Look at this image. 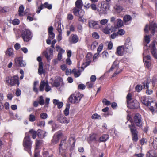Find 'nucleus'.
<instances>
[{
	"mask_svg": "<svg viewBox=\"0 0 157 157\" xmlns=\"http://www.w3.org/2000/svg\"><path fill=\"white\" fill-rule=\"evenodd\" d=\"M23 146L25 149L29 153L31 148L32 141L28 135L25 136L23 141Z\"/></svg>",
	"mask_w": 157,
	"mask_h": 157,
	"instance_id": "f257e3e1",
	"label": "nucleus"
},
{
	"mask_svg": "<svg viewBox=\"0 0 157 157\" xmlns=\"http://www.w3.org/2000/svg\"><path fill=\"white\" fill-rule=\"evenodd\" d=\"M66 141L65 139L62 140L59 145V153L63 157L65 156L67 153V147L66 143Z\"/></svg>",
	"mask_w": 157,
	"mask_h": 157,
	"instance_id": "f03ea898",
	"label": "nucleus"
},
{
	"mask_svg": "<svg viewBox=\"0 0 157 157\" xmlns=\"http://www.w3.org/2000/svg\"><path fill=\"white\" fill-rule=\"evenodd\" d=\"M157 28V25L155 22H152L150 26L146 25L144 29V31L145 34H148L149 30H151V33L154 35L155 33V29Z\"/></svg>",
	"mask_w": 157,
	"mask_h": 157,
	"instance_id": "7ed1b4c3",
	"label": "nucleus"
},
{
	"mask_svg": "<svg viewBox=\"0 0 157 157\" xmlns=\"http://www.w3.org/2000/svg\"><path fill=\"white\" fill-rule=\"evenodd\" d=\"M6 82L7 84L11 86H14L16 84L18 86L19 84L18 77L16 76H14L13 77H11L10 78L9 77H7Z\"/></svg>",
	"mask_w": 157,
	"mask_h": 157,
	"instance_id": "20e7f679",
	"label": "nucleus"
},
{
	"mask_svg": "<svg viewBox=\"0 0 157 157\" xmlns=\"http://www.w3.org/2000/svg\"><path fill=\"white\" fill-rule=\"evenodd\" d=\"M81 98L80 95L79 94H72L68 98L69 101L72 103H78Z\"/></svg>",
	"mask_w": 157,
	"mask_h": 157,
	"instance_id": "39448f33",
	"label": "nucleus"
},
{
	"mask_svg": "<svg viewBox=\"0 0 157 157\" xmlns=\"http://www.w3.org/2000/svg\"><path fill=\"white\" fill-rule=\"evenodd\" d=\"M21 36L24 41L25 42L29 41L32 37L30 31L27 29L25 30L24 32H22Z\"/></svg>",
	"mask_w": 157,
	"mask_h": 157,
	"instance_id": "423d86ee",
	"label": "nucleus"
},
{
	"mask_svg": "<svg viewBox=\"0 0 157 157\" xmlns=\"http://www.w3.org/2000/svg\"><path fill=\"white\" fill-rule=\"evenodd\" d=\"M134 122L136 126L141 127L142 124V121L141 120V115L139 113L135 114L134 118Z\"/></svg>",
	"mask_w": 157,
	"mask_h": 157,
	"instance_id": "0eeeda50",
	"label": "nucleus"
},
{
	"mask_svg": "<svg viewBox=\"0 0 157 157\" xmlns=\"http://www.w3.org/2000/svg\"><path fill=\"white\" fill-rule=\"evenodd\" d=\"M14 64L16 67H24L25 66L26 63L23 60L21 57L16 58L14 60Z\"/></svg>",
	"mask_w": 157,
	"mask_h": 157,
	"instance_id": "6e6552de",
	"label": "nucleus"
},
{
	"mask_svg": "<svg viewBox=\"0 0 157 157\" xmlns=\"http://www.w3.org/2000/svg\"><path fill=\"white\" fill-rule=\"evenodd\" d=\"M57 120L61 123L68 124L69 121L67 120L66 117L62 114H58L57 116Z\"/></svg>",
	"mask_w": 157,
	"mask_h": 157,
	"instance_id": "1a4fd4ad",
	"label": "nucleus"
},
{
	"mask_svg": "<svg viewBox=\"0 0 157 157\" xmlns=\"http://www.w3.org/2000/svg\"><path fill=\"white\" fill-rule=\"evenodd\" d=\"M127 104L128 107L132 109H137L140 107L139 103L136 100L132 101Z\"/></svg>",
	"mask_w": 157,
	"mask_h": 157,
	"instance_id": "9d476101",
	"label": "nucleus"
},
{
	"mask_svg": "<svg viewBox=\"0 0 157 157\" xmlns=\"http://www.w3.org/2000/svg\"><path fill=\"white\" fill-rule=\"evenodd\" d=\"M73 12L74 15L77 16H83L84 14V11L82 9L80 10L76 7H74L73 9Z\"/></svg>",
	"mask_w": 157,
	"mask_h": 157,
	"instance_id": "9b49d317",
	"label": "nucleus"
},
{
	"mask_svg": "<svg viewBox=\"0 0 157 157\" xmlns=\"http://www.w3.org/2000/svg\"><path fill=\"white\" fill-rule=\"evenodd\" d=\"M53 49L50 48L49 49V55L48 54L46 51H44L43 52V55L45 56L48 61H49L52 58L53 56Z\"/></svg>",
	"mask_w": 157,
	"mask_h": 157,
	"instance_id": "f8f14e48",
	"label": "nucleus"
},
{
	"mask_svg": "<svg viewBox=\"0 0 157 157\" xmlns=\"http://www.w3.org/2000/svg\"><path fill=\"white\" fill-rule=\"evenodd\" d=\"M128 125V127L130 128V131L132 134H138V131L137 130V128L135 126L134 123Z\"/></svg>",
	"mask_w": 157,
	"mask_h": 157,
	"instance_id": "ddd939ff",
	"label": "nucleus"
},
{
	"mask_svg": "<svg viewBox=\"0 0 157 157\" xmlns=\"http://www.w3.org/2000/svg\"><path fill=\"white\" fill-rule=\"evenodd\" d=\"M151 53L153 56L155 58L157 59V49H156L155 43L151 45Z\"/></svg>",
	"mask_w": 157,
	"mask_h": 157,
	"instance_id": "4468645a",
	"label": "nucleus"
},
{
	"mask_svg": "<svg viewBox=\"0 0 157 157\" xmlns=\"http://www.w3.org/2000/svg\"><path fill=\"white\" fill-rule=\"evenodd\" d=\"M130 39L127 38L124 45L122 46L123 47V49L124 51H127V50L129 49L131 47V44L130 42Z\"/></svg>",
	"mask_w": 157,
	"mask_h": 157,
	"instance_id": "2eb2a0df",
	"label": "nucleus"
},
{
	"mask_svg": "<svg viewBox=\"0 0 157 157\" xmlns=\"http://www.w3.org/2000/svg\"><path fill=\"white\" fill-rule=\"evenodd\" d=\"M71 37L69 38V42L72 43H75L77 42L79 40V39L78 36L76 35H72L71 36Z\"/></svg>",
	"mask_w": 157,
	"mask_h": 157,
	"instance_id": "dca6fc26",
	"label": "nucleus"
},
{
	"mask_svg": "<svg viewBox=\"0 0 157 157\" xmlns=\"http://www.w3.org/2000/svg\"><path fill=\"white\" fill-rule=\"evenodd\" d=\"M89 26L91 28L96 29L97 28L98 24L97 22L92 20H90L88 21Z\"/></svg>",
	"mask_w": 157,
	"mask_h": 157,
	"instance_id": "f3484780",
	"label": "nucleus"
},
{
	"mask_svg": "<svg viewBox=\"0 0 157 157\" xmlns=\"http://www.w3.org/2000/svg\"><path fill=\"white\" fill-rule=\"evenodd\" d=\"M140 100L142 103L146 106H147L149 105L151 106V103L150 101L147 100L146 97L144 96L141 97Z\"/></svg>",
	"mask_w": 157,
	"mask_h": 157,
	"instance_id": "a211bd4d",
	"label": "nucleus"
},
{
	"mask_svg": "<svg viewBox=\"0 0 157 157\" xmlns=\"http://www.w3.org/2000/svg\"><path fill=\"white\" fill-rule=\"evenodd\" d=\"M53 102L54 104L57 106L59 109L61 108L63 105V103L62 102H59L58 100L54 99L53 100Z\"/></svg>",
	"mask_w": 157,
	"mask_h": 157,
	"instance_id": "6ab92c4d",
	"label": "nucleus"
},
{
	"mask_svg": "<svg viewBox=\"0 0 157 157\" xmlns=\"http://www.w3.org/2000/svg\"><path fill=\"white\" fill-rule=\"evenodd\" d=\"M76 140L74 136L71 137L68 141V142L71 145V147H74L75 143Z\"/></svg>",
	"mask_w": 157,
	"mask_h": 157,
	"instance_id": "aec40b11",
	"label": "nucleus"
},
{
	"mask_svg": "<svg viewBox=\"0 0 157 157\" xmlns=\"http://www.w3.org/2000/svg\"><path fill=\"white\" fill-rule=\"evenodd\" d=\"M102 10L104 11H107L109 9V5L108 4L103 2L101 4Z\"/></svg>",
	"mask_w": 157,
	"mask_h": 157,
	"instance_id": "412c9836",
	"label": "nucleus"
},
{
	"mask_svg": "<svg viewBox=\"0 0 157 157\" xmlns=\"http://www.w3.org/2000/svg\"><path fill=\"white\" fill-rule=\"evenodd\" d=\"M76 8L78 9H81L83 6V3L82 0H77L75 3Z\"/></svg>",
	"mask_w": 157,
	"mask_h": 157,
	"instance_id": "4be33fe9",
	"label": "nucleus"
},
{
	"mask_svg": "<svg viewBox=\"0 0 157 157\" xmlns=\"http://www.w3.org/2000/svg\"><path fill=\"white\" fill-rule=\"evenodd\" d=\"M71 73L74 74V76L77 78L79 76L81 75V71L78 70L77 71L75 68H74L71 71Z\"/></svg>",
	"mask_w": 157,
	"mask_h": 157,
	"instance_id": "5701e85b",
	"label": "nucleus"
},
{
	"mask_svg": "<svg viewBox=\"0 0 157 157\" xmlns=\"http://www.w3.org/2000/svg\"><path fill=\"white\" fill-rule=\"evenodd\" d=\"M6 54L7 56H10L11 57H13L14 54L13 53V49L11 48L7 49L6 52Z\"/></svg>",
	"mask_w": 157,
	"mask_h": 157,
	"instance_id": "b1692460",
	"label": "nucleus"
},
{
	"mask_svg": "<svg viewBox=\"0 0 157 157\" xmlns=\"http://www.w3.org/2000/svg\"><path fill=\"white\" fill-rule=\"evenodd\" d=\"M37 135L40 138H43L46 136V132H44L43 131L39 129L37 130Z\"/></svg>",
	"mask_w": 157,
	"mask_h": 157,
	"instance_id": "393cba45",
	"label": "nucleus"
},
{
	"mask_svg": "<svg viewBox=\"0 0 157 157\" xmlns=\"http://www.w3.org/2000/svg\"><path fill=\"white\" fill-rule=\"evenodd\" d=\"M38 72L39 74L40 75L44 72L43 67V62H41L39 63Z\"/></svg>",
	"mask_w": 157,
	"mask_h": 157,
	"instance_id": "a878e982",
	"label": "nucleus"
},
{
	"mask_svg": "<svg viewBox=\"0 0 157 157\" xmlns=\"http://www.w3.org/2000/svg\"><path fill=\"white\" fill-rule=\"evenodd\" d=\"M109 138V136L108 134H104L100 137L99 140L100 142H105Z\"/></svg>",
	"mask_w": 157,
	"mask_h": 157,
	"instance_id": "bb28decb",
	"label": "nucleus"
},
{
	"mask_svg": "<svg viewBox=\"0 0 157 157\" xmlns=\"http://www.w3.org/2000/svg\"><path fill=\"white\" fill-rule=\"evenodd\" d=\"M46 84L47 82H46L45 81H41L39 87V90L40 91H44V87L46 86Z\"/></svg>",
	"mask_w": 157,
	"mask_h": 157,
	"instance_id": "cd10ccee",
	"label": "nucleus"
},
{
	"mask_svg": "<svg viewBox=\"0 0 157 157\" xmlns=\"http://www.w3.org/2000/svg\"><path fill=\"white\" fill-rule=\"evenodd\" d=\"M29 133L32 134V138L35 139L36 138L38 132L37 131H36L33 129H32L29 131Z\"/></svg>",
	"mask_w": 157,
	"mask_h": 157,
	"instance_id": "c85d7f7f",
	"label": "nucleus"
},
{
	"mask_svg": "<svg viewBox=\"0 0 157 157\" xmlns=\"http://www.w3.org/2000/svg\"><path fill=\"white\" fill-rule=\"evenodd\" d=\"M122 48L123 49V47L122 46H119L117 48V52L119 56H122L123 54V53L121 50Z\"/></svg>",
	"mask_w": 157,
	"mask_h": 157,
	"instance_id": "c756f323",
	"label": "nucleus"
},
{
	"mask_svg": "<svg viewBox=\"0 0 157 157\" xmlns=\"http://www.w3.org/2000/svg\"><path fill=\"white\" fill-rule=\"evenodd\" d=\"M59 140L58 137L56 136V134H55L53 136V139L52 140V143L53 144H56L58 142Z\"/></svg>",
	"mask_w": 157,
	"mask_h": 157,
	"instance_id": "7c9ffc66",
	"label": "nucleus"
},
{
	"mask_svg": "<svg viewBox=\"0 0 157 157\" xmlns=\"http://www.w3.org/2000/svg\"><path fill=\"white\" fill-rule=\"evenodd\" d=\"M144 40L147 43L145 46L147 47V44H149L150 41V38L149 35H146L144 37Z\"/></svg>",
	"mask_w": 157,
	"mask_h": 157,
	"instance_id": "2f4dec72",
	"label": "nucleus"
},
{
	"mask_svg": "<svg viewBox=\"0 0 157 157\" xmlns=\"http://www.w3.org/2000/svg\"><path fill=\"white\" fill-rule=\"evenodd\" d=\"M38 103L41 105H43L45 103L44 100V99L43 97L42 96H40L39 98Z\"/></svg>",
	"mask_w": 157,
	"mask_h": 157,
	"instance_id": "473e14b6",
	"label": "nucleus"
},
{
	"mask_svg": "<svg viewBox=\"0 0 157 157\" xmlns=\"http://www.w3.org/2000/svg\"><path fill=\"white\" fill-rule=\"evenodd\" d=\"M24 10V7L23 6L21 5L20 6L18 10L19 15L20 16H23V15L21 13L23 12Z\"/></svg>",
	"mask_w": 157,
	"mask_h": 157,
	"instance_id": "72a5a7b5",
	"label": "nucleus"
},
{
	"mask_svg": "<svg viewBox=\"0 0 157 157\" xmlns=\"http://www.w3.org/2000/svg\"><path fill=\"white\" fill-rule=\"evenodd\" d=\"M70 105V104H67L65 109L64 111V114L65 116H67L69 114Z\"/></svg>",
	"mask_w": 157,
	"mask_h": 157,
	"instance_id": "f704fd0d",
	"label": "nucleus"
},
{
	"mask_svg": "<svg viewBox=\"0 0 157 157\" xmlns=\"http://www.w3.org/2000/svg\"><path fill=\"white\" fill-rule=\"evenodd\" d=\"M41 5H42L43 6V8L44 7L47 8L48 9H51L52 8V5L49 4L47 2H45L44 4H41Z\"/></svg>",
	"mask_w": 157,
	"mask_h": 157,
	"instance_id": "c9c22d12",
	"label": "nucleus"
},
{
	"mask_svg": "<svg viewBox=\"0 0 157 157\" xmlns=\"http://www.w3.org/2000/svg\"><path fill=\"white\" fill-rule=\"evenodd\" d=\"M132 17L131 16L128 15H125L123 18L124 21L125 22L128 21L130 20H131Z\"/></svg>",
	"mask_w": 157,
	"mask_h": 157,
	"instance_id": "e433bc0d",
	"label": "nucleus"
},
{
	"mask_svg": "<svg viewBox=\"0 0 157 157\" xmlns=\"http://www.w3.org/2000/svg\"><path fill=\"white\" fill-rule=\"evenodd\" d=\"M132 140L134 142H137L138 140V134H132Z\"/></svg>",
	"mask_w": 157,
	"mask_h": 157,
	"instance_id": "4c0bfd02",
	"label": "nucleus"
},
{
	"mask_svg": "<svg viewBox=\"0 0 157 157\" xmlns=\"http://www.w3.org/2000/svg\"><path fill=\"white\" fill-rule=\"evenodd\" d=\"M153 153V150H150L147 153L146 155L149 157H157V155H156L155 154L154 155H152Z\"/></svg>",
	"mask_w": 157,
	"mask_h": 157,
	"instance_id": "58836bf2",
	"label": "nucleus"
},
{
	"mask_svg": "<svg viewBox=\"0 0 157 157\" xmlns=\"http://www.w3.org/2000/svg\"><path fill=\"white\" fill-rule=\"evenodd\" d=\"M117 25L118 27H121L123 25V22L122 20L120 19L117 20Z\"/></svg>",
	"mask_w": 157,
	"mask_h": 157,
	"instance_id": "ea45409f",
	"label": "nucleus"
},
{
	"mask_svg": "<svg viewBox=\"0 0 157 157\" xmlns=\"http://www.w3.org/2000/svg\"><path fill=\"white\" fill-rule=\"evenodd\" d=\"M58 25L57 30L59 33H62V29L61 28V23L60 21H59L57 22Z\"/></svg>",
	"mask_w": 157,
	"mask_h": 157,
	"instance_id": "a19ab883",
	"label": "nucleus"
},
{
	"mask_svg": "<svg viewBox=\"0 0 157 157\" xmlns=\"http://www.w3.org/2000/svg\"><path fill=\"white\" fill-rule=\"evenodd\" d=\"M118 64H117V62L115 61L113 63V65L112 66L109 71H112L115 68H118Z\"/></svg>",
	"mask_w": 157,
	"mask_h": 157,
	"instance_id": "79ce46f5",
	"label": "nucleus"
},
{
	"mask_svg": "<svg viewBox=\"0 0 157 157\" xmlns=\"http://www.w3.org/2000/svg\"><path fill=\"white\" fill-rule=\"evenodd\" d=\"M43 157H52L53 155L52 154H49L48 152L46 151L43 152Z\"/></svg>",
	"mask_w": 157,
	"mask_h": 157,
	"instance_id": "37998d69",
	"label": "nucleus"
},
{
	"mask_svg": "<svg viewBox=\"0 0 157 157\" xmlns=\"http://www.w3.org/2000/svg\"><path fill=\"white\" fill-rule=\"evenodd\" d=\"M42 140H36V149H37L40 145L42 143Z\"/></svg>",
	"mask_w": 157,
	"mask_h": 157,
	"instance_id": "c03bdc74",
	"label": "nucleus"
},
{
	"mask_svg": "<svg viewBox=\"0 0 157 157\" xmlns=\"http://www.w3.org/2000/svg\"><path fill=\"white\" fill-rule=\"evenodd\" d=\"M29 121L30 122H33L36 120V117L33 114H30L29 117Z\"/></svg>",
	"mask_w": 157,
	"mask_h": 157,
	"instance_id": "a18cd8bd",
	"label": "nucleus"
},
{
	"mask_svg": "<svg viewBox=\"0 0 157 157\" xmlns=\"http://www.w3.org/2000/svg\"><path fill=\"white\" fill-rule=\"evenodd\" d=\"M98 42H97L96 41H94L92 42L91 46V49L92 50H94L95 49L96 46L98 45Z\"/></svg>",
	"mask_w": 157,
	"mask_h": 157,
	"instance_id": "49530a36",
	"label": "nucleus"
},
{
	"mask_svg": "<svg viewBox=\"0 0 157 157\" xmlns=\"http://www.w3.org/2000/svg\"><path fill=\"white\" fill-rule=\"evenodd\" d=\"M126 98L127 104L131 102L132 101V95L130 93L128 94L127 95Z\"/></svg>",
	"mask_w": 157,
	"mask_h": 157,
	"instance_id": "de8ad7c7",
	"label": "nucleus"
},
{
	"mask_svg": "<svg viewBox=\"0 0 157 157\" xmlns=\"http://www.w3.org/2000/svg\"><path fill=\"white\" fill-rule=\"evenodd\" d=\"M143 86L140 85H137L135 87L136 90L138 92H140L142 90Z\"/></svg>",
	"mask_w": 157,
	"mask_h": 157,
	"instance_id": "09e8293b",
	"label": "nucleus"
},
{
	"mask_svg": "<svg viewBox=\"0 0 157 157\" xmlns=\"http://www.w3.org/2000/svg\"><path fill=\"white\" fill-rule=\"evenodd\" d=\"M152 144L154 148L155 149H157V138H156L154 139L152 143Z\"/></svg>",
	"mask_w": 157,
	"mask_h": 157,
	"instance_id": "8fccbe9b",
	"label": "nucleus"
},
{
	"mask_svg": "<svg viewBox=\"0 0 157 157\" xmlns=\"http://www.w3.org/2000/svg\"><path fill=\"white\" fill-rule=\"evenodd\" d=\"M125 33V31L124 29H120L118 30L117 33V35H120L121 36L124 34Z\"/></svg>",
	"mask_w": 157,
	"mask_h": 157,
	"instance_id": "3c124183",
	"label": "nucleus"
},
{
	"mask_svg": "<svg viewBox=\"0 0 157 157\" xmlns=\"http://www.w3.org/2000/svg\"><path fill=\"white\" fill-rule=\"evenodd\" d=\"M102 102L103 103H105L106 105H109L111 104L110 102L108 101V100L105 98L104 99Z\"/></svg>",
	"mask_w": 157,
	"mask_h": 157,
	"instance_id": "603ef678",
	"label": "nucleus"
},
{
	"mask_svg": "<svg viewBox=\"0 0 157 157\" xmlns=\"http://www.w3.org/2000/svg\"><path fill=\"white\" fill-rule=\"evenodd\" d=\"M151 59V56L148 55L146 56H145L144 57L143 61H150Z\"/></svg>",
	"mask_w": 157,
	"mask_h": 157,
	"instance_id": "864d4df0",
	"label": "nucleus"
},
{
	"mask_svg": "<svg viewBox=\"0 0 157 157\" xmlns=\"http://www.w3.org/2000/svg\"><path fill=\"white\" fill-rule=\"evenodd\" d=\"M60 85V82L58 80H56L54 81L53 83V86H55L56 87H59Z\"/></svg>",
	"mask_w": 157,
	"mask_h": 157,
	"instance_id": "5fc2aeb1",
	"label": "nucleus"
},
{
	"mask_svg": "<svg viewBox=\"0 0 157 157\" xmlns=\"http://www.w3.org/2000/svg\"><path fill=\"white\" fill-rule=\"evenodd\" d=\"M40 117L41 118L44 119L47 117V115L46 113H41Z\"/></svg>",
	"mask_w": 157,
	"mask_h": 157,
	"instance_id": "6e6d98bb",
	"label": "nucleus"
},
{
	"mask_svg": "<svg viewBox=\"0 0 157 157\" xmlns=\"http://www.w3.org/2000/svg\"><path fill=\"white\" fill-rule=\"evenodd\" d=\"M51 90L50 86H49L48 82H47L46 86H45V90L46 92L49 91Z\"/></svg>",
	"mask_w": 157,
	"mask_h": 157,
	"instance_id": "4d7b16f0",
	"label": "nucleus"
},
{
	"mask_svg": "<svg viewBox=\"0 0 157 157\" xmlns=\"http://www.w3.org/2000/svg\"><path fill=\"white\" fill-rule=\"evenodd\" d=\"M12 23L14 25H18L19 24L20 21L18 19H15L13 20Z\"/></svg>",
	"mask_w": 157,
	"mask_h": 157,
	"instance_id": "13d9d810",
	"label": "nucleus"
},
{
	"mask_svg": "<svg viewBox=\"0 0 157 157\" xmlns=\"http://www.w3.org/2000/svg\"><path fill=\"white\" fill-rule=\"evenodd\" d=\"M110 30L109 29L106 27L103 30V31L105 34H108L110 33L109 31Z\"/></svg>",
	"mask_w": 157,
	"mask_h": 157,
	"instance_id": "bf43d9fd",
	"label": "nucleus"
},
{
	"mask_svg": "<svg viewBox=\"0 0 157 157\" xmlns=\"http://www.w3.org/2000/svg\"><path fill=\"white\" fill-rule=\"evenodd\" d=\"M92 36L96 39H98L99 38V36L97 33L94 32L92 34Z\"/></svg>",
	"mask_w": 157,
	"mask_h": 157,
	"instance_id": "052dcab7",
	"label": "nucleus"
},
{
	"mask_svg": "<svg viewBox=\"0 0 157 157\" xmlns=\"http://www.w3.org/2000/svg\"><path fill=\"white\" fill-rule=\"evenodd\" d=\"M145 63V64L147 68H149L151 66V63L150 61H144Z\"/></svg>",
	"mask_w": 157,
	"mask_h": 157,
	"instance_id": "680f3d73",
	"label": "nucleus"
},
{
	"mask_svg": "<svg viewBox=\"0 0 157 157\" xmlns=\"http://www.w3.org/2000/svg\"><path fill=\"white\" fill-rule=\"evenodd\" d=\"M93 84L91 82H88L86 83V86L88 88H91L93 87Z\"/></svg>",
	"mask_w": 157,
	"mask_h": 157,
	"instance_id": "e2e57ef3",
	"label": "nucleus"
},
{
	"mask_svg": "<svg viewBox=\"0 0 157 157\" xmlns=\"http://www.w3.org/2000/svg\"><path fill=\"white\" fill-rule=\"evenodd\" d=\"M108 22V20L106 19H103L101 20L100 21V24L102 25H104L107 23Z\"/></svg>",
	"mask_w": 157,
	"mask_h": 157,
	"instance_id": "0e129e2a",
	"label": "nucleus"
},
{
	"mask_svg": "<svg viewBox=\"0 0 157 157\" xmlns=\"http://www.w3.org/2000/svg\"><path fill=\"white\" fill-rule=\"evenodd\" d=\"M103 45L102 43L101 44L97 49V51L99 53L103 49Z\"/></svg>",
	"mask_w": 157,
	"mask_h": 157,
	"instance_id": "69168bd1",
	"label": "nucleus"
},
{
	"mask_svg": "<svg viewBox=\"0 0 157 157\" xmlns=\"http://www.w3.org/2000/svg\"><path fill=\"white\" fill-rule=\"evenodd\" d=\"M43 9V5H41L39 7H38L36 11V13H39L40 12V11Z\"/></svg>",
	"mask_w": 157,
	"mask_h": 157,
	"instance_id": "338daca9",
	"label": "nucleus"
},
{
	"mask_svg": "<svg viewBox=\"0 0 157 157\" xmlns=\"http://www.w3.org/2000/svg\"><path fill=\"white\" fill-rule=\"evenodd\" d=\"M100 116L97 114H94L92 116V118L93 119H99V117H100Z\"/></svg>",
	"mask_w": 157,
	"mask_h": 157,
	"instance_id": "774afa93",
	"label": "nucleus"
}]
</instances>
